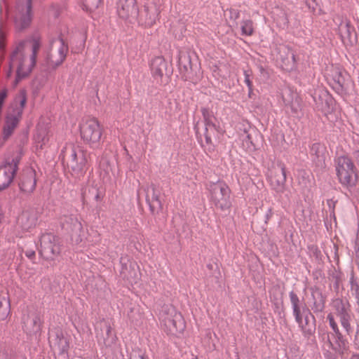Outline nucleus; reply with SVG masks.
<instances>
[{
  "label": "nucleus",
  "instance_id": "1",
  "mask_svg": "<svg viewBox=\"0 0 359 359\" xmlns=\"http://www.w3.org/2000/svg\"><path fill=\"white\" fill-rule=\"evenodd\" d=\"M40 48V39L36 37L20 44L13 53L8 76H11V72H15L14 86L31 73L35 65L36 56Z\"/></svg>",
  "mask_w": 359,
  "mask_h": 359
},
{
  "label": "nucleus",
  "instance_id": "2",
  "mask_svg": "<svg viewBox=\"0 0 359 359\" xmlns=\"http://www.w3.org/2000/svg\"><path fill=\"white\" fill-rule=\"evenodd\" d=\"M81 137L83 142L93 149L100 147L104 128L97 118L87 117L79 125Z\"/></svg>",
  "mask_w": 359,
  "mask_h": 359
},
{
  "label": "nucleus",
  "instance_id": "3",
  "mask_svg": "<svg viewBox=\"0 0 359 359\" xmlns=\"http://www.w3.org/2000/svg\"><path fill=\"white\" fill-rule=\"evenodd\" d=\"M161 325L163 330L172 337H180L186 328L182 313L175 309L161 316Z\"/></svg>",
  "mask_w": 359,
  "mask_h": 359
},
{
  "label": "nucleus",
  "instance_id": "4",
  "mask_svg": "<svg viewBox=\"0 0 359 359\" xmlns=\"http://www.w3.org/2000/svg\"><path fill=\"white\" fill-rule=\"evenodd\" d=\"M336 171L339 182L346 187H355L358 182V171L351 158L339 156L336 161Z\"/></svg>",
  "mask_w": 359,
  "mask_h": 359
},
{
  "label": "nucleus",
  "instance_id": "5",
  "mask_svg": "<svg viewBox=\"0 0 359 359\" xmlns=\"http://www.w3.org/2000/svg\"><path fill=\"white\" fill-rule=\"evenodd\" d=\"M22 151L15 152L12 158H8L0 166V191L8 188L13 182L22 157Z\"/></svg>",
  "mask_w": 359,
  "mask_h": 359
},
{
  "label": "nucleus",
  "instance_id": "6",
  "mask_svg": "<svg viewBox=\"0 0 359 359\" xmlns=\"http://www.w3.org/2000/svg\"><path fill=\"white\" fill-rule=\"evenodd\" d=\"M26 102V93L24 90H21L15 98L14 104L15 105V109L14 114H8L6 117L4 128V135L6 137H8L17 127Z\"/></svg>",
  "mask_w": 359,
  "mask_h": 359
},
{
  "label": "nucleus",
  "instance_id": "7",
  "mask_svg": "<svg viewBox=\"0 0 359 359\" xmlns=\"http://www.w3.org/2000/svg\"><path fill=\"white\" fill-rule=\"evenodd\" d=\"M210 200L215 205L222 210L229 207L231 190L229 186L224 182L211 183L209 185Z\"/></svg>",
  "mask_w": 359,
  "mask_h": 359
},
{
  "label": "nucleus",
  "instance_id": "8",
  "mask_svg": "<svg viewBox=\"0 0 359 359\" xmlns=\"http://www.w3.org/2000/svg\"><path fill=\"white\" fill-rule=\"evenodd\" d=\"M68 46L63 39L53 41L46 57L48 67L56 69L65 61L68 53Z\"/></svg>",
  "mask_w": 359,
  "mask_h": 359
},
{
  "label": "nucleus",
  "instance_id": "9",
  "mask_svg": "<svg viewBox=\"0 0 359 359\" xmlns=\"http://www.w3.org/2000/svg\"><path fill=\"white\" fill-rule=\"evenodd\" d=\"M32 0H17L14 13L16 29L22 30L27 28L32 21Z\"/></svg>",
  "mask_w": 359,
  "mask_h": 359
},
{
  "label": "nucleus",
  "instance_id": "10",
  "mask_svg": "<svg viewBox=\"0 0 359 359\" xmlns=\"http://www.w3.org/2000/svg\"><path fill=\"white\" fill-rule=\"evenodd\" d=\"M41 252L46 256H57L61 252L60 238L50 233H43L40 238Z\"/></svg>",
  "mask_w": 359,
  "mask_h": 359
},
{
  "label": "nucleus",
  "instance_id": "11",
  "mask_svg": "<svg viewBox=\"0 0 359 359\" xmlns=\"http://www.w3.org/2000/svg\"><path fill=\"white\" fill-rule=\"evenodd\" d=\"M116 12L119 18L128 22H133L137 17L138 7L136 0H118Z\"/></svg>",
  "mask_w": 359,
  "mask_h": 359
},
{
  "label": "nucleus",
  "instance_id": "12",
  "mask_svg": "<svg viewBox=\"0 0 359 359\" xmlns=\"http://www.w3.org/2000/svg\"><path fill=\"white\" fill-rule=\"evenodd\" d=\"M268 179L270 185L277 192H283L286 182V170L283 165L273 167L269 170Z\"/></svg>",
  "mask_w": 359,
  "mask_h": 359
},
{
  "label": "nucleus",
  "instance_id": "13",
  "mask_svg": "<svg viewBox=\"0 0 359 359\" xmlns=\"http://www.w3.org/2000/svg\"><path fill=\"white\" fill-rule=\"evenodd\" d=\"M201 111L205 124V141L208 144H212V132L215 130L217 132L216 137L219 139L224 134L225 130L222 127L214 122L215 117L210 113L208 109L203 108Z\"/></svg>",
  "mask_w": 359,
  "mask_h": 359
},
{
  "label": "nucleus",
  "instance_id": "14",
  "mask_svg": "<svg viewBox=\"0 0 359 359\" xmlns=\"http://www.w3.org/2000/svg\"><path fill=\"white\" fill-rule=\"evenodd\" d=\"M160 13V6L156 3L149 1L144 6V12L140 17V21L144 26L151 27L156 24Z\"/></svg>",
  "mask_w": 359,
  "mask_h": 359
},
{
  "label": "nucleus",
  "instance_id": "15",
  "mask_svg": "<svg viewBox=\"0 0 359 359\" xmlns=\"http://www.w3.org/2000/svg\"><path fill=\"white\" fill-rule=\"evenodd\" d=\"M36 172L32 168L25 170L21 182L20 184V189L25 193L32 192L36 187Z\"/></svg>",
  "mask_w": 359,
  "mask_h": 359
},
{
  "label": "nucleus",
  "instance_id": "16",
  "mask_svg": "<svg viewBox=\"0 0 359 359\" xmlns=\"http://www.w3.org/2000/svg\"><path fill=\"white\" fill-rule=\"evenodd\" d=\"M37 215L34 212H23L18 217V224L25 232L29 231L37 224Z\"/></svg>",
  "mask_w": 359,
  "mask_h": 359
},
{
  "label": "nucleus",
  "instance_id": "17",
  "mask_svg": "<svg viewBox=\"0 0 359 359\" xmlns=\"http://www.w3.org/2000/svg\"><path fill=\"white\" fill-rule=\"evenodd\" d=\"M167 63L162 57L153 58L150 63L151 72L154 78L161 79L166 69Z\"/></svg>",
  "mask_w": 359,
  "mask_h": 359
},
{
  "label": "nucleus",
  "instance_id": "18",
  "mask_svg": "<svg viewBox=\"0 0 359 359\" xmlns=\"http://www.w3.org/2000/svg\"><path fill=\"white\" fill-rule=\"evenodd\" d=\"M50 133L47 128H38L34 136V141L37 148L43 149L48 144L50 140Z\"/></svg>",
  "mask_w": 359,
  "mask_h": 359
},
{
  "label": "nucleus",
  "instance_id": "19",
  "mask_svg": "<svg viewBox=\"0 0 359 359\" xmlns=\"http://www.w3.org/2000/svg\"><path fill=\"white\" fill-rule=\"evenodd\" d=\"M72 158L74 163L72 168L79 170H83L88 161L86 153L81 150L79 151V153L73 150Z\"/></svg>",
  "mask_w": 359,
  "mask_h": 359
},
{
  "label": "nucleus",
  "instance_id": "20",
  "mask_svg": "<svg viewBox=\"0 0 359 359\" xmlns=\"http://www.w3.org/2000/svg\"><path fill=\"white\" fill-rule=\"evenodd\" d=\"M290 298L292 305L293 313L295 317V320L299 324V325L304 329V326L303 324L302 316L301 315V311L299 306V298L297 295L293 292L290 293Z\"/></svg>",
  "mask_w": 359,
  "mask_h": 359
},
{
  "label": "nucleus",
  "instance_id": "21",
  "mask_svg": "<svg viewBox=\"0 0 359 359\" xmlns=\"http://www.w3.org/2000/svg\"><path fill=\"white\" fill-rule=\"evenodd\" d=\"M43 319L41 315L35 313L32 317L31 323L27 325V329L32 334H38L41 331Z\"/></svg>",
  "mask_w": 359,
  "mask_h": 359
},
{
  "label": "nucleus",
  "instance_id": "22",
  "mask_svg": "<svg viewBox=\"0 0 359 359\" xmlns=\"http://www.w3.org/2000/svg\"><path fill=\"white\" fill-rule=\"evenodd\" d=\"M339 34L343 43L346 45L352 44L351 31L353 30L348 23H341L339 27Z\"/></svg>",
  "mask_w": 359,
  "mask_h": 359
},
{
  "label": "nucleus",
  "instance_id": "23",
  "mask_svg": "<svg viewBox=\"0 0 359 359\" xmlns=\"http://www.w3.org/2000/svg\"><path fill=\"white\" fill-rule=\"evenodd\" d=\"M101 3L102 0H81L83 9L90 12L96 10Z\"/></svg>",
  "mask_w": 359,
  "mask_h": 359
},
{
  "label": "nucleus",
  "instance_id": "24",
  "mask_svg": "<svg viewBox=\"0 0 359 359\" xmlns=\"http://www.w3.org/2000/svg\"><path fill=\"white\" fill-rule=\"evenodd\" d=\"M241 29L243 35L252 36L254 33L253 22L251 20H243L241 22Z\"/></svg>",
  "mask_w": 359,
  "mask_h": 359
},
{
  "label": "nucleus",
  "instance_id": "25",
  "mask_svg": "<svg viewBox=\"0 0 359 359\" xmlns=\"http://www.w3.org/2000/svg\"><path fill=\"white\" fill-rule=\"evenodd\" d=\"M107 338L104 339V344L106 346H111L116 341V335L113 332L112 327L110 325H107L106 327Z\"/></svg>",
  "mask_w": 359,
  "mask_h": 359
},
{
  "label": "nucleus",
  "instance_id": "26",
  "mask_svg": "<svg viewBox=\"0 0 359 359\" xmlns=\"http://www.w3.org/2000/svg\"><path fill=\"white\" fill-rule=\"evenodd\" d=\"M287 57L286 59L283 60V62L285 64L286 66L290 67V68H292L294 67L296 64V58L294 51L289 48H286Z\"/></svg>",
  "mask_w": 359,
  "mask_h": 359
},
{
  "label": "nucleus",
  "instance_id": "27",
  "mask_svg": "<svg viewBox=\"0 0 359 359\" xmlns=\"http://www.w3.org/2000/svg\"><path fill=\"white\" fill-rule=\"evenodd\" d=\"M333 79L339 88H344L346 86V79L344 74L340 71H335L333 75Z\"/></svg>",
  "mask_w": 359,
  "mask_h": 359
},
{
  "label": "nucleus",
  "instance_id": "28",
  "mask_svg": "<svg viewBox=\"0 0 359 359\" xmlns=\"http://www.w3.org/2000/svg\"><path fill=\"white\" fill-rule=\"evenodd\" d=\"M9 313V305L4 306L3 302L0 299V320H5Z\"/></svg>",
  "mask_w": 359,
  "mask_h": 359
},
{
  "label": "nucleus",
  "instance_id": "29",
  "mask_svg": "<svg viewBox=\"0 0 359 359\" xmlns=\"http://www.w3.org/2000/svg\"><path fill=\"white\" fill-rule=\"evenodd\" d=\"M302 321H303V324H304V328L303 329L302 327V330L304 332H307L309 334H311L313 331V328H314V325H309V318L308 316H305L304 319L302 318Z\"/></svg>",
  "mask_w": 359,
  "mask_h": 359
},
{
  "label": "nucleus",
  "instance_id": "30",
  "mask_svg": "<svg viewBox=\"0 0 359 359\" xmlns=\"http://www.w3.org/2000/svg\"><path fill=\"white\" fill-rule=\"evenodd\" d=\"M57 346H58V348L61 353H65V352L67 351V350L69 348V344H68L67 339L65 338H61L59 339Z\"/></svg>",
  "mask_w": 359,
  "mask_h": 359
},
{
  "label": "nucleus",
  "instance_id": "31",
  "mask_svg": "<svg viewBox=\"0 0 359 359\" xmlns=\"http://www.w3.org/2000/svg\"><path fill=\"white\" fill-rule=\"evenodd\" d=\"M327 319L329 320L330 325L331 327L332 328L333 331L336 334H337L339 332V329H338L337 323L334 321L333 316L332 314H329L327 316Z\"/></svg>",
  "mask_w": 359,
  "mask_h": 359
},
{
  "label": "nucleus",
  "instance_id": "32",
  "mask_svg": "<svg viewBox=\"0 0 359 359\" xmlns=\"http://www.w3.org/2000/svg\"><path fill=\"white\" fill-rule=\"evenodd\" d=\"M146 199L148 203H151V202H156L159 207H161V203L159 201V197L158 195L154 194L153 196L151 197V199L149 198V195H147ZM150 207L152 208L153 205L150 204Z\"/></svg>",
  "mask_w": 359,
  "mask_h": 359
},
{
  "label": "nucleus",
  "instance_id": "33",
  "mask_svg": "<svg viewBox=\"0 0 359 359\" xmlns=\"http://www.w3.org/2000/svg\"><path fill=\"white\" fill-rule=\"evenodd\" d=\"M245 83H246L247 86L248 87L250 93L252 91V82L250 79L249 75L245 72Z\"/></svg>",
  "mask_w": 359,
  "mask_h": 359
},
{
  "label": "nucleus",
  "instance_id": "34",
  "mask_svg": "<svg viewBox=\"0 0 359 359\" xmlns=\"http://www.w3.org/2000/svg\"><path fill=\"white\" fill-rule=\"evenodd\" d=\"M229 12H230V14H231V18H233L235 20H237L239 18V16H240V13H239V11L238 10L230 9Z\"/></svg>",
  "mask_w": 359,
  "mask_h": 359
},
{
  "label": "nucleus",
  "instance_id": "35",
  "mask_svg": "<svg viewBox=\"0 0 359 359\" xmlns=\"http://www.w3.org/2000/svg\"><path fill=\"white\" fill-rule=\"evenodd\" d=\"M25 255L28 258L31 259L35 257L34 251H27Z\"/></svg>",
  "mask_w": 359,
  "mask_h": 359
},
{
  "label": "nucleus",
  "instance_id": "36",
  "mask_svg": "<svg viewBox=\"0 0 359 359\" xmlns=\"http://www.w3.org/2000/svg\"><path fill=\"white\" fill-rule=\"evenodd\" d=\"M355 343L356 345L359 346V330L356 332L355 337Z\"/></svg>",
  "mask_w": 359,
  "mask_h": 359
},
{
  "label": "nucleus",
  "instance_id": "37",
  "mask_svg": "<svg viewBox=\"0 0 359 359\" xmlns=\"http://www.w3.org/2000/svg\"><path fill=\"white\" fill-rule=\"evenodd\" d=\"M342 325H343V326H344L346 330H348V323H345V322H342Z\"/></svg>",
  "mask_w": 359,
  "mask_h": 359
},
{
  "label": "nucleus",
  "instance_id": "38",
  "mask_svg": "<svg viewBox=\"0 0 359 359\" xmlns=\"http://www.w3.org/2000/svg\"><path fill=\"white\" fill-rule=\"evenodd\" d=\"M76 225L80 229L81 228V224L77 221L76 220Z\"/></svg>",
  "mask_w": 359,
  "mask_h": 359
},
{
  "label": "nucleus",
  "instance_id": "39",
  "mask_svg": "<svg viewBox=\"0 0 359 359\" xmlns=\"http://www.w3.org/2000/svg\"><path fill=\"white\" fill-rule=\"evenodd\" d=\"M351 359H359V355H353Z\"/></svg>",
  "mask_w": 359,
  "mask_h": 359
},
{
  "label": "nucleus",
  "instance_id": "40",
  "mask_svg": "<svg viewBox=\"0 0 359 359\" xmlns=\"http://www.w3.org/2000/svg\"><path fill=\"white\" fill-rule=\"evenodd\" d=\"M152 190L154 192L155 191V187L154 186L152 187Z\"/></svg>",
  "mask_w": 359,
  "mask_h": 359
},
{
  "label": "nucleus",
  "instance_id": "41",
  "mask_svg": "<svg viewBox=\"0 0 359 359\" xmlns=\"http://www.w3.org/2000/svg\"><path fill=\"white\" fill-rule=\"evenodd\" d=\"M319 147V145H318V144L313 145V147Z\"/></svg>",
  "mask_w": 359,
  "mask_h": 359
},
{
  "label": "nucleus",
  "instance_id": "42",
  "mask_svg": "<svg viewBox=\"0 0 359 359\" xmlns=\"http://www.w3.org/2000/svg\"><path fill=\"white\" fill-rule=\"evenodd\" d=\"M357 255L359 256V250L357 251Z\"/></svg>",
  "mask_w": 359,
  "mask_h": 359
},
{
  "label": "nucleus",
  "instance_id": "43",
  "mask_svg": "<svg viewBox=\"0 0 359 359\" xmlns=\"http://www.w3.org/2000/svg\"><path fill=\"white\" fill-rule=\"evenodd\" d=\"M141 358H142V359H145L144 356H142Z\"/></svg>",
  "mask_w": 359,
  "mask_h": 359
},
{
  "label": "nucleus",
  "instance_id": "44",
  "mask_svg": "<svg viewBox=\"0 0 359 359\" xmlns=\"http://www.w3.org/2000/svg\"><path fill=\"white\" fill-rule=\"evenodd\" d=\"M193 359H198V358H197V357H195V358H193Z\"/></svg>",
  "mask_w": 359,
  "mask_h": 359
}]
</instances>
